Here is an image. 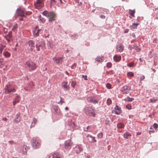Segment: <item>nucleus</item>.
Segmentation results:
<instances>
[{
  "label": "nucleus",
  "mask_w": 158,
  "mask_h": 158,
  "mask_svg": "<svg viewBox=\"0 0 158 158\" xmlns=\"http://www.w3.org/2000/svg\"><path fill=\"white\" fill-rule=\"evenodd\" d=\"M26 67L30 71H33L36 68V66L35 63L31 60H29L26 62L25 64Z\"/></svg>",
  "instance_id": "1"
},
{
  "label": "nucleus",
  "mask_w": 158,
  "mask_h": 158,
  "mask_svg": "<svg viewBox=\"0 0 158 158\" xmlns=\"http://www.w3.org/2000/svg\"><path fill=\"white\" fill-rule=\"evenodd\" d=\"M4 92L6 94H10L16 91L14 87H12L9 84H8L6 85L4 88Z\"/></svg>",
  "instance_id": "2"
},
{
  "label": "nucleus",
  "mask_w": 158,
  "mask_h": 158,
  "mask_svg": "<svg viewBox=\"0 0 158 158\" xmlns=\"http://www.w3.org/2000/svg\"><path fill=\"white\" fill-rule=\"evenodd\" d=\"M43 14L49 18V22H52L55 20V18L56 15L53 12L45 11L43 12Z\"/></svg>",
  "instance_id": "3"
},
{
  "label": "nucleus",
  "mask_w": 158,
  "mask_h": 158,
  "mask_svg": "<svg viewBox=\"0 0 158 158\" xmlns=\"http://www.w3.org/2000/svg\"><path fill=\"white\" fill-rule=\"evenodd\" d=\"M31 144L34 148H39L40 146V141L38 138L34 137L32 139Z\"/></svg>",
  "instance_id": "4"
},
{
  "label": "nucleus",
  "mask_w": 158,
  "mask_h": 158,
  "mask_svg": "<svg viewBox=\"0 0 158 158\" xmlns=\"http://www.w3.org/2000/svg\"><path fill=\"white\" fill-rule=\"evenodd\" d=\"M85 111L88 115L94 117L95 115L94 111L92 107H85Z\"/></svg>",
  "instance_id": "5"
},
{
  "label": "nucleus",
  "mask_w": 158,
  "mask_h": 158,
  "mask_svg": "<svg viewBox=\"0 0 158 158\" xmlns=\"http://www.w3.org/2000/svg\"><path fill=\"white\" fill-rule=\"evenodd\" d=\"M17 14L18 16L23 17H26V15H28L27 12L23 9H18L17 10Z\"/></svg>",
  "instance_id": "6"
},
{
  "label": "nucleus",
  "mask_w": 158,
  "mask_h": 158,
  "mask_svg": "<svg viewBox=\"0 0 158 158\" xmlns=\"http://www.w3.org/2000/svg\"><path fill=\"white\" fill-rule=\"evenodd\" d=\"M44 0H37L36 2L34 3L35 7L37 9H40L43 7L44 6Z\"/></svg>",
  "instance_id": "7"
},
{
  "label": "nucleus",
  "mask_w": 158,
  "mask_h": 158,
  "mask_svg": "<svg viewBox=\"0 0 158 158\" xmlns=\"http://www.w3.org/2000/svg\"><path fill=\"white\" fill-rule=\"evenodd\" d=\"M28 48L29 50L32 51L35 47V43L33 40L29 41L27 43Z\"/></svg>",
  "instance_id": "8"
},
{
  "label": "nucleus",
  "mask_w": 158,
  "mask_h": 158,
  "mask_svg": "<svg viewBox=\"0 0 158 158\" xmlns=\"http://www.w3.org/2000/svg\"><path fill=\"white\" fill-rule=\"evenodd\" d=\"M130 87L127 85L124 86L121 89V91L123 94L128 93Z\"/></svg>",
  "instance_id": "9"
},
{
  "label": "nucleus",
  "mask_w": 158,
  "mask_h": 158,
  "mask_svg": "<svg viewBox=\"0 0 158 158\" xmlns=\"http://www.w3.org/2000/svg\"><path fill=\"white\" fill-rule=\"evenodd\" d=\"M40 30L39 29L38 26H37L34 28L33 31V34L35 37L39 36V33Z\"/></svg>",
  "instance_id": "10"
},
{
  "label": "nucleus",
  "mask_w": 158,
  "mask_h": 158,
  "mask_svg": "<svg viewBox=\"0 0 158 158\" xmlns=\"http://www.w3.org/2000/svg\"><path fill=\"white\" fill-rule=\"evenodd\" d=\"M87 100L89 102H92L94 104L97 103L98 102V101L95 98L92 97H89L87 98Z\"/></svg>",
  "instance_id": "11"
},
{
  "label": "nucleus",
  "mask_w": 158,
  "mask_h": 158,
  "mask_svg": "<svg viewBox=\"0 0 158 158\" xmlns=\"http://www.w3.org/2000/svg\"><path fill=\"white\" fill-rule=\"evenodd\" d=\"M72 144V143L71 142L70 140L66 141L65 143V148L66 149H69L70 148V147Z\"/></svg>",
  "instance_id": "12"
},
{
  "label": "nucleus",
  "mask_w": 158,
  "mask_h": 158,
  "mask_svg": "<svg viewBox=\"0 0 158 158\" xmlns=\"http://www.w3.org/2000/svg\"><path fill=\"white\" fill-rule=\"evenodd\" d=\"M124 46L122 44H118L116 47L117 51L119 52H122L123 50Z\"/></svg>",
  "instance_id": "13"
},
{
  "label": "nucleus",
  "mask_w": 158,
  "mask_h": 158,
  "mask_svg": "<svg viewBox=\"0 0 158 158\" xmlns=\"http://www.w3.org/2000/svg\"><path fill=\"white\" fill-rule=\"evenodd\" d=\"M74 149L77 153H80L83 149L81 145L76 146Z\"/></svg>",
  "instance_id": "14"
},
{
  "label": "nucleus",
  "mask_w": 158,
  "mask_h": 158,
  "mask_svg": "<svg viewBox=\"0 0 158 158\" xmlns=\"http://www.w3.org/2000/svg\"><path fill=\"white\" fill-rule=\"evenodd\" d=\"M114 109L115 110V114H119L121 113L122 110L120 107L118 106H116L114 108Z\"/></svg>",
  "instance_id": "15"
},
{
  "label": "nucleus",
  "mask_w": 158,
  "mask_h": 158,
  "mask_svg": "<svg viewBox=\"0 0 158 158\" xmlns=\"http://www.w3.org/2000/svg\"><path fill=\"white\" fill-rule=\"evenodd\" d=\"M121 56L119 55H115L113 57L114 60L116 62L119 61L121 60Z\"/></svg>",
  "instance_id": "16"
},
{
  "label": "nucleus",
  "mask_w": 158,
  "mask_h": 158,
  "mask_svg": "<svg viewBox=\"0 0 158 158\" xmlns=\"http://www.w3.org/2000/svg\"><path fill=\"white\" fill-rule=\"evenodd\" d=\"M52 158H62V156L57 152H54L52 154Z\"/></svg>",
  "instance_id": "17"
},
{
  "label": "nucleus",
  "mask_w": 158,
  "mask_h": 158,
  "mask_svg": "<svg viewBox=\"0 0 158 158\" xmlns=\"http://www.w3.org/2000/svg\"><path fill=\"white\" fill-rule=\"evenodd\" d=\"M53 110L54 112L56 114H58L60 113V110L59 108L56 106H55L54 107Z\"/></svg>",
  "instance_id": "18"
},
{
  "label": "nucleus",
  "mask_w": 158,
  "mask_h": 158,
  "mask_svg": "<svg viewBox=\"0 0 158 158\" xmlns=\"http://www.w3.org/2000/svg\"><path fill=\"white\" fill-rule=\"evenodd\" d=\"M63 86L66 89H69V85H68V82L66 81L63 82L62 83Z\"/></svg>",
  "instance_id": "19"
},
{
  "label": "nucleus",
  "mask_w": 158,
  "mask_h": 158,
  "mask_svg": "<svg viewBox=\"0 0 158 158\" xmlns=\"http://www.w3.org/2000/svg\"><path fill=\"white\" fill-rule=\"evenodd\" d=\"M42 44H43V46H41L40 44H38L37 43L36 44V50L38 51H40V48H38L39 47H41L42 48H43L45 46V44L44 42H41Z\"/></svg>",
  "instance_id": "20"
},
{
  "label": "nucleus",
  "mask_w": 158,
  "mask_h": 158,
  "mask_svg": "<svg viewBox=\"0 0 158 158\" xmlns=\"http://www.w3.org/2000/svg\"><path fill=\"white\" fill-rule=\"evenodd\" d=\"M55 61L57 64H61L62 62L63 61L62 58V57H60L56 58L55 60Z\"/></svg>",
  "instance_id": "21"
},
{
  "label": "nucleus",
  "mask_w": 158,
  "mask_h": 158,
  "mask_svg": "<svg viewBox=\"0 0 158 158\" xmlns=\"http://www.w3.org/2000/svg\"><path fill=\"white\" fill-rule=\"evenodd\" d=\"M135 13V9L134 10H129V14L133 17H135L134 14Z\"/></svg>",
  "instance_id": "22"
},
{
  "label": "nucleus",
  "mask_w": 158,
  "mask_h": 158,
  "mask_svg": "<svg viewBox=\"0 0 158 158\" xmlns=\"http://www.w3.org/2000/svg\"><path fill=\"white\" fill-rule=\"evenodd\" d=\"M37 122V119L35 118H33L32 122L31 123V127H32L35 126V124Z\"/></svg>",
  "instance_id": "23"
},
{
  "label": "nucleus",
  "mask_w": 158,
  "mask_h": 158,
  "mask_svg": "<svg viewBox=\"0 0 158 158\" xmlns=\"http://www.w3.org/2000/svg\"><path fill=\"white\" fill-rule=\"evenodd\" d=\"M87 137H89L91 139V140H89V139L88 140L89 142H92L93 141H94L95 142H96V140L95 139V138L94 137H92L91 135H87Z\"/></svg>",
  "instance_id": "24"
},
{
  "label": "nucleus",
  "mask_w": 158,
  "mask_h": 158,
  "mask_svg": "<svg viewBox=\"0 0 158 158\" xmlns=\"http://www.w3.org/2000/svg\"><path fill=\"white\" fill-rule=\"evenodd\" d=\"M139 25V23H133L132 25L131 26L130 28L131 29L133 30L134 29L136 28L137 26Z\"/></svg>",
  "instance_id": "25"
},
{
  "label": "nucleus",
  "mask_w": 158,
  "mask_h": 158,
  "mask_svg": "<svg viewBox=\"0 0 158 158\" xmlns=\"http://www.w3.org/2000/svg\"><path fill=\"white\" fill-rule=\"evenodd\" d=\"M131 136V134L128 132L124 133L123 135L124 137L126 139H128L129 137H130Z\"/></svg>",
  "instance_id": "26"
},
{
  "label": "nucleus",
  "mask_w": 158,
  "mask_h": 158,
  "mask_svg": "<svg viewBox=\"0 0 158 158\" xmlns=\"http://www.w3.org/2000/svg\"><path fill=\"white\" fill-rule=\"evenodd\" d=\"M124 126V124L121 123H120L117 125V127L119 128H123Z\"/></svg>",
  "instance_id": "27"
},
{
  "label": "nucleus",
  "mask_w": 158,
  "mask_h": 158,
  "mask_svg": "<svg viewBox=\"0 0 158 158\" xmlns=\"http://www.w3.org/2000/svg\"><path fill=\"white\" fill-rule=\"evenodd\" d=\"M134 99L133 98H130L129 97H127V98L124 99V100L125 101L127 102H131L132 101L134 100Z\"/></svg>",
  "instance_id": "28"
},
{
  "label": "nucleus",
  "mask_w": 158,
  "mask_h": 158,
  "mask_svg": "<svg viewBox=\"0 0 158 158\" xmlns=\"http://www.w3.org/2000/svg\"><path fill=\"white\" fill-rule=\"evenodd\" d=\"M6 46L2 44H0V53L2 54L3 50L5 48Z\"/></svg>",
  "instance_id": "29"
},
{
  "label": "nucleus",
  "mask_w": 158,
  "mask_h": 158,
  "mask_svg": "<svg viewBox=\"0 0 158 158\" xmlns=\"http://www.w3.org/2000/svg\"><path fill=\"white\" fill-rule=\"evenodd\" d=\"M3 54L6 57H9L10 56V53L7 51L4 52Z\"/></svg>",
  "instance_id": "30"
},
{
  "label": "nucleus",
  "mask_w": 158,
  "mask_h": 158,
  "mask_svg": "<svg viewBox=\"0 0 158 158\" xmlns=\"http://www.w3.org/2000/svg\"><path fill=\"white\" fill-rule=\"evenodd\" d=\"M3 60L2 58L0 59V68H2L3 67Z\"/></svg>",
  "instance_id": "31"
},
{
  "label": "nucleus",
  "mask_w": 158,
  "mask_h": 158,
  "mask_svg": "<svg viewBox=\"0 0 158 158\" xmlns=\"http://www.w3.org/2000/svg\"><path fill=\"white\" fill-rule=\"evenodd\" d=\"M127 76L129 77H132L134 75V73L131 72H129L127 74Z\"/></svg>",
  "instance_id": "32"
},
{
  "label": "nucleus",
  "mask_w": 158,
  "mask_h": 158,
  "mask_svg": "<svg viewBox=\"0 0 158 158\" xmlns=\"http://www.w3.org/2000/svg\"><path fill=\"white\" fill-rule=\"evenodd\" d=\"M17 102L18 103L20 100V98L19 96H17L14 100Z\"/></svg>",
  "instance_id": "33"
},
{
  "label": "nucleus",
  "mask_w": 158,
  "mask_h": 158,
  "mask_svg": "<svg viewBox=\"0 0 158 158\" xmlns=\"http://www.w3.org/2000/svg\"><path fill=\"white\" fill-rule=\"evenodd\" d=\"M103 59L101 57H98L96 59L97 61L101 62L103 61Z\"/></svg>",
  "instance_id": "34"
},
{
  "label": "nucleus",
  "mask_w": 158,
  "mask_h": 158,
  "mask_svg": "<svg viewBox=\"0 0 158 158\" xmlns=\"http://www.w3.org/2000/svg\"><path fill=\"white\" fill-rule=\"evenodd\" d=\"M113 74V72L112 70H110L107 71L106 72V75H112Z\"/></svg>",
  "instance_id": "35"
},
{
  "label": "nucleus",
  "mask_w": 158,
  "mask_h": 158,
  "mask_svg": "<svg viewBox=\"0 0 158 158\" xmlns=\"http://www.w3.org/2000/svg\"><path fill=\"white\" fill-rule=\"evenodd\" d=\"M48 47H49L50 48H52L53 47V44L51 43L48 42Z\"/></svg>",
  "instance_id": "36"
},
{
  "label": "nucleus",
  "mask_w": 158,
  "mask_h": 158,
  "mask_svg": "<svg viewBox=\"0 0 158 158\" xmlns=\"http://www.w3.org/2000/svg\"><path fill=\"white\" fill-rule=\"evenodd\" d=\"M157 101V99H150V102L152 103H155Z\"/></svg>",
  "instance_id": "37"
},
{
  "label": "nucleus",
  "mask_w": 158,
  "mask_h": 158,
  "mask_svg": "<svg viewBox=\"0 0 158 158\" xmlns=\"http://www.w3.org/2000/svg\"><path fill=\"white\" fill-rule=\"evenodd\" d=\"M112 103L111 100L109 98L108 99L107 101V103L108 105H110Z\"/></svg>",
  "instance_id": "38"
},
{
  "label": "nucleus",
  "mask_w": 158,
  "mask_h": 158,
  "mask_svg": "<svg viewBox=\"0 0 158 158\" xmlns=\"http://www.w3.org/2000/svg\"><path fill=\"white\" fill-rule=\"evenodd\" d=\"M76 85V82L75 81H72L71 83V85L73 88H74Z\"/></svg>",
  "instance_id": "39"
},
{
  "label": "nucleus",
  "mask_w": 158,
  "mask_h": 158,
  "mask_svg": "<svg viewBox=\"0 0 158 158\" xmlns=\"http://www.w3.org/2000/svg\"><path fill=\"white\" fill-rule=\"evenodd\" d=\"M98 137L100 138V139L102 138L103 137V133L102 132H101L100 133H99L98 135Z\"/></svg>",
  "instance_id": "40"
},
{
  "label": "nucleus",
  "mask_w": 158,
  "mask_h": 158,
  "mask_svg": "<svg viewBox=\"0 0 158 158\" xmlns=\"http://www.w3.org/2000/svg\"><path fill=\"white\" fill-rule=\"evenodd\" d=\"M18 25L17 24H15V25H14V26H13V28H12V30H14L15 29H17L18 28Z\"/></svg>",
  "instance_id": "41"
},
{
  "label": "nucleus",
  "mask_w": 158,
  "mask_h": 158,
  "mask_svg": "<svg viewBox=\"0 0 158 158\" xmlns=\"http://www.w3.org/2000/svg\"><path fill=\"white\" fill-rule=\"evenodd\" d=\"M106 86L108 89H110L111 87V85L109 83H107L106 84Z\"/></svg>",
  "instance_id": "42"
},
{
  "label": "nucleus",
  "mask_w": 158,
  "mask_h": 158,
  "mask_svg": "<svg viewBox=\"0 0 158 158\" xmlns=\"http://www.w3.org/2000/svg\"><path fill=\"white\" fill-rule=\"evenodd\" d=\"M126 107L128 110H131V106L130 104H127L126 105Z\"/></svg>",
  "instance_id": "43"
},
{
  "label": "nucleus",
  "mask_w": 158,
  "mask_h": 158,
  "mask_svg": "<svg viewBox=\"0 0 158 158\" xmlns=\"http://www.w3.org/2000/svg\"><path fill=\"white\" fill-rule=\"evenodd\" d=\"M112 63L110 62H108L106 66L108 68H110L112 66Z\"/></svg>",
  "instance_id": "44"
},
{
  "label": "nucleus",
  "mask_w": 158,
  "mask_h": 158,
  "mask_svg": "<svg viewBox=\"0 0 158 158\" xmlns=\"http://www.w3.org/2000/svg\"><path fill=\"white\" fill-rule=\"evenodd\" d=\"M40 20L43 23H44L45 22V19L44 18L42 17L41 16L40 17Z\"/></svg>",
  "instance_id": "45"
},
{
  "label": "nucleus",
  "mask_w": 158,
  "mask_h": 158,
  "mask_svg": "<svg viewBox=\"0 0 158 158\" xmlns=\"http://www.w3.org/2000/svg\"><path fill=\"white\" fill-rule=\"evenodd\" d=\"M134 63L133 62H131L129 63L128 66L130 67H133L134 65Z\"/></svg>",
  "instance_id": "46"
},
{
  "label": "nucleus",
  "mask_w": 158,
  "mask_h": 158,
  "mask_svg": "<svg viewBox=\"0 0 158 158\" xmlns=\"http://www.w3.org/2000/svg\"><path fill=\"white\" fill-rule=\"evenodd\" d=\"M60 101L59 102H58L57 103L58 104H60V103H61V104L62 105L63 103L64 102V100L62 99V98L60 97Z\"/></svg>",
  "instance_id": "47"
},
{
  "label": "nucleus",
  "mask_w": 158,
  "mask_h": 158,
  "mask_svg": "<svg viewBox=\"0 0 158 158\" xmlns=\"http://www.w3.org/2000/svg\"><path fill=\"white\" fill-rule=\"evenodd\" d=\"M90 128V126H88L87 127H84V130L85 131H88V129H89V128Z\"/></svg>",
  "instance_id": "48"
},
{
  "label": "nucleus",
  "mask_w": 158,
  "mask_h": 158,
  "mask_svg": "<svg viewBox=\"0 0 158 158\" xmlns=\"http://www.w3.org/2000/svg\"><path fill=\"white\" fill-rule=\"evenodd\" d=\"M153 127L155 128H157L158 127V125L156 123H155L153 125Z\"/></svg>",
  "instance_id": "49"
},
{
  "label": "nucleus",
  "mask_w": 158,
  "mask_h": 158,
  "mask_svg": "<svg viewBox=\"0 0 158 158\" xmlns=\"http://www.w3.org/2000/svg\"><path fill=\"white\" fill-rule=\"evenodd\" d=\"M82 77L85 80H87V76L86 75L84 76L83 75L82 76Z\"/></svg>",
  "instance_id": "50"
},
{
  "label": "nucleus",
  "mask_w": 158,
  "mask_h": 158,
  "mask_svg": "<svg viewBox=\"0 0 158 158\" xmlns=\"http://www.w3.org/2000/svg\"><path fill=\"white\" fill-rule=\"evenodd\" d=\"M145 77L144 76H142L140 77V82H141V81L143 80L144 78Z\"/></svg>",
  "instance_id": "51"
},
{
  "label": "nucleus",
  "mask_w": 158,
  "mask_h": 158,
  "mask_svg": "<svg viewBox=\"0 0 158 158\" xmlns=\"http://www.w3.org/2000/svg\"><path fill=\"white\" fill-rule=\"evenodd\" d=\"M11 32H9V34L8 35H7V36L9 38H10L11 37Z\"/></svg>",
  "instance_id": "52"
},
{
  "label": "nucleus",
  "mask_w": 158,
  "mask_h": 158,
  "mask_svg": "<svg viewBox=\"0 0 158 158\" xmlns=\"http://www.w3.org/2000/svg\"><path fill=\"white\" fill-rule=\"evenodd\" d=\"M56 1L55 0H51V4H53L55 3Z\"/></svg>",
  "instance_id": "53"
},
{
  "label": "nucleus",
  "mask_w": 158,
  "mask_h": 158,
  "mask_svg": "<svg viewBox=\"0 0 158 158\" xmlns=\"http://www.w3.org/2000/svg\"><path fill=\"white\" fill-rule=\"evenodd\" d=\"M57 2L58 3H60L62 4L63 3L62 1V0H57L56 2Z\"/></svg>",
  "instance_id": "54"
},
{
  "label": "nucleus",
  "mask_w": 158,
  "mask_h": 158,
  "mask_svg": "<svg viewBox=\"0 0 158 158\" xmlns=\"http://www.w3.org/2000/svg\"><path fill=\"white\" fill-rule=\"evenodd\" d=\"M100 16V17L102 19H105V15H101V16Z\"/></svg>",
  "instance_id": "55"
},
{
  "label": "nucleus",
  "mask_w": 158,
  "mask_h": 158,
  "mask_svg": "<svg viewBox=\"0 0 158 158\" xmlns=\"http://www.w3.org/2000/svg\"><path fill=\"white\" fill-rule=\"evenodd\" d=\"M6 39V40H7L8 41V43H9L10 41V40H9V39L10 38H9L7 36H6L5 37Z\"/></svg>",
  "instance_id": "56"
},
{
  "label": "nucleus",
  "mask_w": 158,
  "mask_h": 158,
  "mask_svg": "<svg viewBox=\"0 0 158 158\" xmlns=\"http://www.w3.org/2000/svg\"><path fill=\"white\" fill-rule=\"evenodd\" d=\"M8 142L10 144H12L14 143V142L13 141H9Z\"/></svg>",
  "instance_id": "57"
},
{
  "label": "nucleus",
  "mask_w": 158,
  "mask_h": 158,
  "mask_svg": "<svg viewBox=\"0 0 158 158\" xmlns=\"http://www.w3.org/2000/svg\"><path fill=\"white\" fill-rule=\"evenodd\" d=\"M129 29H125L124 31V33H127L129 31Z\"/></svg>",
  "instance_id": "58"
},
{
  "label": "nucleus",
  "mask_w": 158,
  "mask_h": 158,
  "mask_svg": "<svg viewBox=\"0 0 158 158\" xmlns=\"http://www.w3.org/2000/svg\"><path fill=\"white\" fill-rule=\"evenodd\" d=\"M17 103V102L15 101V100H14V101H13V105L14 106H15V105Z\"/></svg>",
  "instance_id": "59"
},
{
  "label": "nucleus",
  "mask_w": 158,
  "mask_h": 158,
  "mask_svg": "<svg viewBox=\"0 0 158 158\" xmlns=\"http://www.w3.org/2000/svg\"><path fill=\"white\" fill-rule=\"evenodd\" d=\"M43 41H41V42H38V43H37L38 44H40L41 46H43V44H42L41 43V42H42Z\"/></svg>",
  "instance_id": "60"
},
{
  "label": "nucleus",
  "mask_w": 158,
  "mask_h": 158,
  "mask_svg": "<svg viewBox=\"0 0 158 158\" xmlns=\"http://www.w3.org/2000/svg\"><path fill=\"white\" fill-rule=\"evenodd\" d=\"M141 134V132H138L137 133V135H139Z\"/></svg>",
  "instance_id": "61"
},
{
  "label": "nucleus",
  "mask_w": 158,
  "mask_h": 158,
  "mask_svg": "<svg viewBox=\"0 0 158 158\" xmlns=\"http://www.w3.org/2000/svg\"><path fill=\"white\" fill-rule=\"evenodd\" d=\"M139 61L140 62H142L143 61L142 59L141 58H140L139 59Z\"/></svg>",
  "instance_id": "62"
},
{
  "label": "nucleus",
  "mask_w": 158,
  "mask_h": 158,
  "mask_svg": "<svg viewBox=\"0 0 158 158\" xmlns=\"http://www.w3.org/2000/svg\"><path fill=\"white\" fill-rule=\"evenodd\" d=\"M17 116H18V118H18V117H19V116L20 115V114L19 113V114H17L16 115Z\"/></svg>",
  "instance_id": "63"
},
{
  "label": "nucleus",
  "mask_w": 158,
  "mask_h": 158,
  "mask_svg": "<svg viewBox=\"0 0 158 158\" xmlns=\"http://www.w3.org/2000/svg\"><path fill=\"white\" fill-rule=\"evenodd\" d=\"M19 120H20L19 119V120H18V119H16L15 120V121L16 122H18L19 121Z\"/></svg>",
  "instance_id": "64"
}]
</instances>
